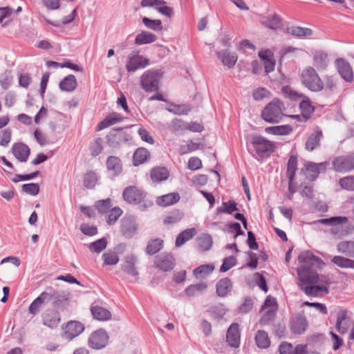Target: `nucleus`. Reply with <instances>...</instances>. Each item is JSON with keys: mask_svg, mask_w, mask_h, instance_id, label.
<instances>
[{"mask_svg": "<svg viewBox=\"0 0 354 354\" xmlns=\"http://www.w3.org/2000/svg\"><path fill=\"white\" fill-rule=\"evenodd\" d=\"M104 265L113 266L118 263L119 257L113 252H107L102 254V257Z\"/></svg>", "mask_w": 354, "mask_h": 354, "instance_id": "nucleus-52", "label": "nucleus"}, {"mask_svg": "<svg viewBox=\"0 0 354 354\" xmlns=\"http://www.w3.org/2000/svg\"><path fill=\"white\" fill-rule=\"evenodd\" d=\"M332 166L336 172H349L354 169V155L338 156L332 162Z\"/></svg>", "mask_w": 354, "mask_h": 354, "instance_id": "nucleus-9", "label": "nucleus"}, {"mask_svg": "<svg viewBox=\"0 0 354 354\" xmlns=\"http://www.w3.org/2000/svg\"><path fill=\"white\" fill-rule=\"evenodd\" d=\"M339 185L344 189L354 191V176H348L340 178Z\"/></svg>", "mask_w": 354, "mask_h": 354, "instance_id": "nucleus-51", "label": "nucleus"}, {"mask_svg": "<svg viewBox=\"0 0 354 354\" xmlns=\"http://www.w3.org/2000/svg\"><path fill=\"white\" fill-rule=\"evenodd\" d=\"M107 245L106 239L104 238L100 239L89 244L88 248L93 252L100 253Z\"/></svg>", "mask_w": 354, "mask_h": 354, "instance_id": "nucleus-47", "label": "nucleus"}, {"mask_svg": "<svg viewBox=\"0 0 354 354\" xmlns=\"http://www.w3.org/2000/svg\"><path fill=\"white\" fill-rule=\"evenodd\" d=\"M315 223L332 226L331 233L334 235L344 236L348 233L346 225L348 224V218L346 216H334L330 218H323Z\"/></svg>", "mask_w": 354, "mask_h": 354, "instance_id": "nucleus-5", "label": "nucleus"}, {"mask_svg": "<svg viewBox=\"0 0 354 354\" xmlns=\"http://www.w3.org/2000/svg\"><path fill=\"white\" fill-rule=\"evenodd\" d=\"M335 64L341 77L346 82H351L353 75L350 64L343 59H337Z\"/></svg>", "mask_w": 354, "mask_h": 354, "instance_id": "nucleus-18", "label": "nucleus"}, {"mask_svg": "<svg viewBox=\"0 0 354 354\" xmlns=\"http://www.w3.org/2000/svg\"><path fill=\"white\" fill-rule=\"evenodd\" d=\"M270 93L268 90L263 87H259L254 90L252 97L254 100L259 101L264 98L269 97Z\"/></svg>", "mask_w": 354, "mask_h": 354, "instance_id": "nucleus-55", "label": "nucleus"}, {"mask_svg": "<svg viewBox=\"0 0 354 354\" xmlns=\"http://www.w3.org/2000/svg\"><path fill=\"white\" fill-rule=\"evenodd\" d=\"M207 288V285L205 283H200L195 285H191L187 287L185 292L187 296L192 297L196 295L197 292L204 291Z\"/></svg>", "mask_w": 354, "mask_h": 354, "instance_id": "nucleus-49", "label": "nucleus"}, {"mask_svg": "<svg viewBox=\"0 0 354 354\" xmlns=\"http://www.w3.org/2000/svg\"><path fill=\"white\" fill-rule=\"evenodd\" d=\"M180 196L178 193H169L157 198L156 203L158 205L166 207L174 205L179 201Z\"/></svg>", "mask_w": 354, "mask_h": 354, "instance_id": "nucleus-23", "label": "nucleus"}, {"mask_svg": "<svg viewBox=\"0 0 354 354\" xmlns=\"http://www.w3.org/2000/svg\"><path fill=\"white\" fill-rule=\"evenodd\" d=\"M102 139L100 138L95 139L91 147V155L97 156L102 152Z\"/></svg>", "mask_w": 354, "mask_h": 354, "instance_id": "nucleus-63", "label": "nucleus"}, {"mask_svg": "<svg viewBox=\"0 0 354 354\" xmlns=\"http://www.w3.org/2000/svg\"><path fill=\"white\" fill-rule=\"evenodd\" d=\"M106 166L108 170L113 175H117L122 171L121 161L116 156H109L106 160Z\"/></svg>", "mask_w": 354, "mask_h": 354, "instance_id": "nucleus-34", "label": "nucleus"}, {"mask_svg": "<svg viewBox=\"0 0 354 354\" xmlns=\"http://www.w3.org/2000/svg\"><path fill=\"white\" fill-rule=\"evenodd\" d=\"M109 338V335L104 330H97L90 335L88 345L94 349L102 348L107 344Z\"/></svg>", "mask_w": 354, "mask_h": 354, "instance_id": "nucleus-10", "label": "nucleus"}, {"mask_svg": "<svg viewBox=\"0 0 354 354\" xmlns=\"http://www.w3.org/2000/svg\"><path fill=\"white\" fill-rule=\"evenodd\" d=\"M183 218V214L179 211H174L166 216L164 219L165 224H173L179 222Z\"/></svg>", "mask_w": 354, "mask_h": 354, "instance_id": "nucleus-56", "label": "nucleus"}, {"mask_svg": "<svg viewBox=\"0 0 354 354\" xmlns=\"http://www.w3.org/2000/svg\"><path fill=\"white\" fill-rule=\"evenodd\" d=\"M236 261V258L233 256L226 257L223 260V263L221 266L220 271L223 272H227V270H229L230 268L235 266Z\"/></svg>", "mask_w": 354, "mask_h": 354, "instance_id": "nucleus-60", "label": "nucleus"}, {"mask_svg": "<svg viewBox=\"0 0 354 354\" xmlns=\"http://www.w3.org/2000/svg\"><path fill=\"white\" fill-rule=\"evenodd\" d=\"M47 296L48 294L46 292H43L37 299H35L29 306V313L32 315L37 314L40 311L44 301Z\"/></svg>", "mask_w": 354, "mask_h": 354, "instance_id": "nucleus-40", "label": "nucleus"}, {"mask_svg": "<svg viewBox=\"0 0 354 354\" xmlns=\"http://www.w3.org/2000/svg\"><path fill=\"white\" fill-rule=\"evenodd\" d=\"M232 288V283L228 278L222 279L216 283V292L219 297H225Z\"/></svg>", "mask_w": 354, "mask_h": 354, "instance_id": "nucleus-25", "label": "nucleus"}, {"mask_svg": "<svg viewBox=\"0 0 354 354\" xmlns=\"http://www.w3.org/2000/svg\"><path fill=\"white\" fill-rule=\"evenodd\" d=\"M111 201L109 198L99 201L95 203V207L102 214H106L111 209Z\"/></svg>", "mask_w": 354, "mask_h": 354, "instance_id": "nucleus-57", "label": "nucleus"}, {"mask_svg": "<svg viewBox=\"0 0 354 354\" xmlns=\"http://www.w3.org/2000/svg\"><path fill=\"white\" fill-rule=\"evenodd\" d=\"M302 84L310 91L318 92L323 89L324 83L315 69L311 66L304 68L301 75Z\"/></svg>", "mask_w": 354, "mask_h": 354, "instance_id": "nucleus-4", "label": "nucleus"}, {"mask_svg": "<svg viewBox=\"0 0 354 354\" xmlns=\"http://www.w3.org/2000/svg\"><path fill=\"white\" fill-rule=\"evenodd\" d=\"M216 54L223 65L229 69L232 68L234 66L238 59L236 53L234 52H230L227 49L216 51Z\"/></svg>", "mask_w": 354, "mask_h": 354, "instance_id": "nucleus-16", "label": "nucleus"}, {"mask_svg": "<svg viewBox=\"0 0 354 354\" xmlns=\"http://www.w3.org/2000/svg\"><path fill=\"white\" fill-rule=\"evenodd\" d=\"M291 129L286 125L267 127L266 131L274 135H284L289 133Z\"/></svg>", "mask_w": 354, "mask_h": 354, "instance_id": "nucleus-54", "label": "nucleus"}, {"mask_svg": "<svg viewBox=\"0 0 354 354\" xmlns=\"http://www.w3.org/2000/svg\"><path fill=\"white\" fill-rule=\"evenodd\" d=\"M256 344L261 348H266L270 346V341L266 332L263 330L257 331L255 336Z\"/></svg>", "mask_w": 354, "mask_h": 354, "instance_id": "nucleus-42", "label": "nucleus"}, {"mask_svg": "<svg viewBox=\"0 0 354 354\" xmlns=\"http://www.w3.org/2000/svg\"><path fill=\"white\" fill-rule=\"evenodd\" d=\"M162 75L163 73L159 69L146 71L140 77L141 88L147 93L158 91Z\"/></svg>", "mask_w": 354, "mask_h": 354, "instance_id": "nucleus-3", "label": "nucleus"}, {"mask_svg": "<svg viewBox=\"0 0 354 354\" xmlns=\"http://www.w3.org/2000/svg\"><path fill=\"white\" fill-rule=\"evenodd\" d=\"M214 270V266L212 264L202 265L194 270V275L198 277L199 275H207L212 273Z\"/></svg>", "mask_w": 354, "mask_h": 354, "instance_id": "nucleus-53", "label": "nucleus"}, {"mask_svg": "<svg viewBox=\"0 0 354 354\" xmlns=\"http://www.w3.org/2000/svg\"><path fill=\"white\" fill-rule=\"evenodd\" d=\"M227 342L231 347L238 348L240 345V333L239 330V325L232 324L226 335Z\"/></svg>", "mask_w": 354, "mask_h": 354, "instance_id": "nucleus-19", "label": "nucleus"}, {"mask_svg": "<svg viewBox=\"0 0 354 354\" xmlns=\"http://www.w3.org/2000/svg\"><path fill=\"white\" fill-rule=\"evenodd\" d=\"M163 246V241L160 239H154L149 241L146 251L149 255H153L159 252Z\"/></svg>", "mask_w": 354, "mask_h": 354, "instance_id": "nucleus-41", "label": "nucleus"}, {"mask_svg": "<svg viewBox=\"0 0 354 354\" xmlns=\"http://www.w3.org/2000/svg\"><path fill=\"white\" fill-rule=\"evenodd\" d=\"M266 27L270 29H277L281 26V19L277 14H274L262 22Z\"/></svg>", "mask_w": 354, "mask_h": 354, "instance_id": "nucleus-43", "label": "nucleus"}, {"mask_svg": "<svg viewBox=\"0 0 354 354\" xmlns=\"http://www.w3.org/2000/svg\"><path fill=\"white\" fill-rule=\"evenodd\" d=\"M81 232L87 236H93L97 233V228L94 225L83 224L80 227Z\"/></svg>", "mask_w": 354, "mask_h": 354, "instance_id": "nucleus-64", "label": "nucleus"}, {"mask_svg": "<svg viewBox=\"0 0 354 354\" xmlns=\"http://www.w3.org/2000/svg\"><path fill=\"white\" fill-rule=\"evenodd\" d=\"M122 210L118 207L111 209L106 213V222L109 225H112L116 222L118 218L122 215Z\"/></svg>", "mask_w": 354, "mask_h": 354, "instance_id": "nucleus-45", "label": "nucleus"}, {"mask_svg": "<svg viewBox=\"0 0 354 354\" xmlns=\"http://www.w3.org/2000/svg\"><path fill=\"white\" fill-rule=\"evenodd\" d=\"M156 39L157 37L154 34L142 31L136 37L135 43L138 45L150 44L154 42Z\"/></svg>", "mask_w": 354, "mask_h": 354, "instance_id": "nucleus-39", "label": "nucleus"}, {"mask_svg": "<svg viewBox=\"0 0 354 354\" xmlns=\"http://www.w3.org/2000/svg\"><path fill=\"white\" fill-rule=\"evenodd\" d=\"M286 32L292 36L304 37L310 36L313 34V30L308 28L291 26L286 28Z\"/></svg>", "mask_w": 354, "mask_h": 354, "instance_id": "nucleus-36", "label": "nucleus"}, {"mask_svg": "<svg viewBox=\"0 0 354 354\" xmlns=\"http://www.w3.org/2000/svg\"><path fill=\"white\" fill-rule=\"evenodd\" d=\"M307 322L303 315H298L295 317L291 324V328L295 333L301 334L306 330Z\"/></svg>", "mask_w": 354, "mask_h": 354, "instance_id": "nucleus-33", "label": "nucleus"}, {"mask_svg": "<svg viewBox=\"0 0 354 354\" xmlns=\"http://www.w3.org/2000/svg\"><path fill=\"white\" fill-rule=\"evenodd\" d=\"M277 305L274 298L268 297L262 306L261 310L264 312L259 323L262 326L269 324L275 317Z\"/></svg>", "mask_w": 354, "mask_h": 354, "instance_id": "nucleus-7", "label": "nucleus"}, {"mask_svg": "<svg viewBox=\"0 0 354 354\" xmlns=\"http://www.w3.org/2000/svg\"><path fill=\"white\" fill-rule=\"evenodd\" d=\"M149 64V60L140 55H133L129 58L126 68L129 72H134L139 68H143Z\"/></svg>", "mask_w": 354, "mask_h": 354, "instance_id": "nucleus-17", "label": "nucleus"}, {"mask_svg": "<svg viewBox=\"0 0 354 354\" xmlns=\"http://www.w3.org/2000/svg\"><path fill=\"white\" fill-rule=\"evenodd\" d=\"M218 212L223 213L232 214L237 210L236 203L234 201H228L223 203V206L218 209Z\"/></svg>", "mask_w": 354, "mask_h": 354, "instance_id": "nucleus-58", "label": "nucleus"}, {"mask_svg": "<svg viewBox=\"0 0 354 354\" xmlns=\"http://www.w3.org/2000/svg\"><path fill=\"white\" fill-rule=\"evenodd\" d=\"M322 136V133L319 130H316L311 133L307 139L306 143V149L308 151H312L319 145L320 139Z\"/></svg>", "mask_w": 354, "mask_h": 354, "instance_id": "nucleus-30", "label": "nucleus"}, {"mask_svg": "<svg viewBox=\"0 0 354 354\" xmlns=\"http://www.w3.org/2000/svg\"><path fill=\"white\" fill-rule=\"evenodd\" d=\"M285 105L279 99H273L263 109L261 113L263 119L269 123L280 122L285 116Z\"/></svg>", "mask_w": 354, "mask_h": 354, "instance_id": "nucleus-2", "label": "nucleus"}, {"mask_svg": "<svg viewBox=\"0 0 354 354\" xmlns=\"http://www.w3.org/2000/svg\"><path fill=\"white\" fill-rule=\"evenodd\" d=\"M137 224L132 216H126L120 221V231L122 234L127 237H132L136 232Z\"/></svg>", "mask_w": 354, "mask_h": 354, "instance_id": "nucleus-13", "label": "nucleus"}, {"mask_svg": "<svg viewBox=\"0 0 354 354\" xmlns=\"http://www.w3.org/2000/svg\"><path fill=\"white\" fill-rule=\"evenodd\" d=\"M60 321V314L55 309H47L41 315L42 324L51 329L57 328Z\"/></svg>", "mask_w": 354, "mask_h": 354, "instance_id": "nucleus-12", "label": "nucleus"}, {"mask_svg": "<svg viewBox=\"0 0 354 354\" xmlns=\"http://www.w3.org/2000/svg\"><path fill=\"white\" fill-rule=\"evenodd\" d=\"M297 158L296 157L291 156L288 160L287 166V176L290 181H293L295 171L297 170Z\"/></svg>", "mask_w": 354, "mask_h": 354, "instance_id": "nucleus-50", "label": "nucleus"}, {"mask_svg": "<svg viewBox=\"0 0 354 354\" xmlns=\"http://www.w3.org/2000/svg\"><path fill=\"white\" fill-rule=\"evenodd\" d=\"M251 144L260 157L268 156L274 149V143L261 136H253Z\"/></svg>", "mask_w": 354, "mask_h": 354, "instance_id": "nucleus-6", "label": "nucleus"}, {"mask_svg": "<svg viewBox=\"0 0 354 354\" xmlns=\"http://www.w3.org/2000/svg\"><path fill=\"white\" fill-rule=\"evenodd\" d=\"M77 86V82L73 75H68L59 82L60 89L66 92L73 91Z\"/></svg>", "mask_w": 354, "mask_h": 354, "instance_id": "nucleus-26", "label": "nucleus"}, {"mask_svg": "<svg viewBox=\"0 0 354 354\" xmlns=\"http://www.w3.org/2000/svg\"><path fill=\"white\" fill-rule=\"evenodd\" d=\"M196 234V231L195 228H189L183 231L176 238V246L178 248L182 246L185 242L192 239Z\"/></svg>", "mask_w": 354, "mask_h": 354, "instance_id": "nucleus-31", "label": "nucleus"}, {"mask_svg": "<svg viewBox=\"0 0 354 354\" xmlns=\"http://www.w3.org/2000/svg\"><path fill=\"white\" fill-rule=\"evenodd\" d=\"M167 111L176 115H186L189 111V109L183 105L172 104L170 107L167 108Z\"/></svg>", "mask_w": 354, "mask_h": 354, "instance_id": "nucleus-61", "label": "nucleus"}, {"mask_svg": "<svg viewBox=\"0 0 354 354\" xmlns=\"http://www.w3.org/2000/svg\"><path fill=\"white\" fill-rule=\"evenodd\" d=\"M151 177L157 183L165 180L169 177V171L165 167H155L151 171Z\"/></svg>", "mask_w": 354, "mask_h": 354, "instance_id": "nucleus-35", "label": "nucleus"}, {"mask_svg": "<svg viewBox=\"0 0 354 354\" xmlns=\"http://www.w3.org/2000/svg\"><path fill=\"white\" fill-rule=\"evenodd\" d=\"M123 120V117L117 113H112L108 115L102 122H100L97 126V130L100 131L109 126L121 122Z\"/></svg>", "mask_w": 354, "mask_h": 354, "instance_id": "nucleus-24", "label": "nucleus"}, {"mask_svg": "<svg viewBox=\"0 0 354 354\" xmlns=\"http://www.w3.org/2000/svg\"><path fill=\"white\" fill-rule=\"evenodd\" d=\"M150 153L145 148H138L134 153L133 160L134 166H138L147 162L149 158Z\"/></svg>", "mask_w": 354, "mask_h": 354, "instance_id": "nucleus-29", "label": "nucleus"}, {"mask_svg": "<svg viewBox=\"0 0 354 354\" xmlns=\"http://www.w3.org/2000/svg\"><path fill=\"white\" fill-rule=\"evenodd\" d=\"M313 61L317 69H324L328 63V55L323 51H317L314 54Z\"/></svg>", "mask_w": 354, "mask_h": 354, "instance_id": "nucleus-32", "label": "nucleus"}, {"mask_svg": "<svg viewBox=\"0 0 354 354\" xmlns=\"http://www.w3.org/2000/svg\"><path fill=\"white\" fill-rule=\"evenodd\" d=\"M199 247L203 250H207L212 247V238L209 235H203L198 239Z\"/></svg>", "mask_w": 354, "mask_h": 354, "instance_id": "nucleus-59", "label": "nucleus"}, {"mask_svg": "<svg viewBox=\"0 0 354 354\" xmlns=\"http://www.w3.org/2000/svg\"><path fill=\"white\" fill-rule=\"evenodd\" d=\"M39 192V185L37 183L24 184V192L32 196H36Z\"/></svg>", "mask_w": 354, "mask_h": 354, "instance_id": "nucleus-62", "label": "nucleus"}, {"mask_svg": "<svg viewBox=\"0 0 354 354\" xmlns=\"http://www.w3.org/2000/svg\"><path fill=\"white\" fill-rule=\"evenodd\" d=\"M337 250L347 257L354 258V241H341L337 244Z\"/></svg>", "mask_w": 354, "mask_h": 354, "instance_id": "nucleus-27", "label": "nucleus"}, {"mask_svg": "<svg viewBox=\"0 0 354 354\" xmlns=\"http://www.w3.org/2000/svg\"><path fill=\"white\" fill-rule=\"evenodd\" d=\"M94 319L100 321H106L111 318V313L108 310L100 306H93L91 308Z\"/></svg>", "mask_w": 354, "mask_h": 354, "instance_id": "nucleus-28", "label": "nucleus"}, {"mask_svg": "<svg viewBox=\"0 0 354 354\" xmlns=\"http://www.w3.org/2000/svg\"><path fill=\"white\" fill-rule=\"evenodd\" d=\"M328 162H322L315 164L313 162H306L305 164L306 170L311 172L312 174L309 177L312 180H315L320 172L324 171L326 169Z\"/></svg>", "mask_w": 354, "mask_h": 354, "instance_id": "nucleus-21", "label": "nucleus"}, {"mask_svg": "<svg viewBox=\"0 0 354 354\" xmlns=\"http://www.w3.org/2000/svg\"><path fill=\"white\" fill-rule=\"evenodd\" d=\"M281 92L283 95L292 100L303 99L304 95L295 90L290 86H285L282 88Z\"/></svg>", "mask_w": 354, "mask_h": 354, "instance_id": "nucleus-44", "label": "nucleus"}, {"mask_svg": "<svg viewBox=\"0 0 354 354\" xmlns=\"http://www.w3.org/2000/svg\"><path fill=\"white\" fill-rule=\"evenodd\" d=\"M300 266L297 268V286L307 296L319 297L327 295L331 282L326 276L319 275L314 268H320L323 261L310 251H304L298 256Z\"/></svg>", "mask_w": 354, "mask_h": 354, "instance_id": "nucleus-1", "label": "nucleus"}, {"mask_svg": "<svg viewBox=\"0 0 354 354\" xmlns=\"http://www.w3.org/2000/svg\"><path fill=\"white\" fill-rule=\"evenodd\" d=\"M123 198L129 203L138 204L144 200L145 193L133 186H130L123 191Z\"/></svg>", "mask_w": 354, "mask_h": 354, "instance_id": "nucleus-14", "label": "nucleus"}, {"mask_svg": "<svg viewBox=\"0 0 354 354\" xmlns=\"http://www.w3.org/2000/svg\"><path fill=\"white\" fill-rule=\"evenodd\" d=\"M97 181V177L95 172L89 171L86 173L84 177V185L88 189L95 187Z\"/></svg>", "mask_w": 354, "mask_h": 354, "instance_id": "nucleus-48", "label": "nucleus"}, {"mask_svg": "<svg viewBox=\"0 0 354 354\" xmlns=\"http://www.w3.org/2000/svg\"><path fill=\"white\" fill-rule=\"evenodd\" d=\"M136 258L133 256L126 257L122 265V270L129 275L136 277L138 272L135 266Z\"/></svg>", "mask_w": 354, "mask_h": 354, "instance_id": "nucleus-22", "label": "nucleus"}, {"mask_svg": "<svg viewBox=\"0 0 354 354\" xmlns=\"http://www.w3.org/2000/svg\"><path fill=\"white\" fill-rule=\"evenodd\" d=\"M347 313L345 309H341L337 313L336 328L342 334L346 333L350 326Z\"/></svg>", "mask_w": 354, "mask_h": 354, "instance_id": "nucleus-20", "label": "nucleus"}, {"mask_svg": "<svg viewBox=\"0 0 354 354\" xmlns=\"http://www.w3.org/2000/svg\"><path fill=\"white\" fill-rule=\"evenodd\" d=\"M156 268L164 271L171 270L175 266V259L171 254H161L155 258Z\"/></svg>", "mask_w": 354, "mask_h": 354, "instance_id": "nucleus-15", "label": "nucleus"}, {"mask_svg": "<svg viewBox=\"0 0 354 354\" xmlns=\"http://www.w3.org/2000/svg\"><path fill=\"white\" fill-rule=\"evenodd\" d=\"M129 135L120 130H114L109 132L106 138V142L112 148H118L129 140Z\"/></svg>", "mask_w": 354, "mask_h": 354, "instance_id": "nucleus-11", "label": "nucleus"}, {"mask_svg": "<svg viewBox=\"0 0 354 354\" xmlns=\"http://www.w3.org/2000/svg\"><path fill=\"white\" fill-rule=\"evenodd\" d=\"M142 21L144 25L151 30L159 31L162 29V21L159 19H151L145 17Z\"/></svg>", "mask_w": 354, "mask_h": 354, "instance_id": "nucleus-46", "label": "nucleus"}, {"mask_svg": "<svg viewBox=\"0 0 354 354\" xmlns=\"http://www.w3.org/2000/svg\"><path fill=\"white\" fill-rule=\"evenodd\" d=\"M84 325L82 322L76 320H71L62 324V337L68 341H71L79 336L84 330Z\"/></svg>", "mask_w": 354, "mask_h": 354, "instance_id": "nucleus-8", "label": "nucleus"}, {"mask_svg": "<svg viewBox=\"0 0 354 354\" xmlns=\"http://www.w3.org/2000/svg\"><path fill=\"white\" fill-rule=\"evenodd\" d=\"M331 261L335 264L337 266L341 268L349 269L354 268V260L351 259L342 257V256H335L331 259Z\"/></svg>", "mask_w": 354, "mask_h": 354, "instance_id": "nucleus-38", "label": "nucleus"}, {"mask_svg": "<svg viewBox=\"0 0 354 354\" xmlns=\"http://www.w3.org/2000/svg\"><path fill=\"white\" fill-rule=\"evenodd\" d=\"M301 117L306 121L310 118L311 114L314 112V107L308 100H303L299 105ZM293 117L300 118V115H294Z\"/></svg>", "mask_w": 354, "mask_h": 354, "instance_id": "nucleus-37", "label": "nucleus"}]
</instances>
